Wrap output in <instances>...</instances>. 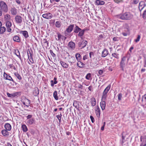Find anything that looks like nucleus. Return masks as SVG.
<instances>
[{"mask_svg":"<svg viewBox=\"0 0 146 146\" xmlns=\"http://www.w3.org/2000/svg\"><path fill=\"white\" fill-rule=\"evenodd\" d=\"M123 0H114V1L117 3L121 2Z\"/></svg>","mask_w":146,"mask_h":146,"instance_id":"54","label":"nucleus"},{"mask_svg":"<svg viewBox=\"0 0 146 146\" xmlns=\"http://www.w3.org/2000/svg\"><path fill=\"white\" fill-rule=\"evenodd\" d=\"M95 113L97 117L99 118L100 116V109L98 106L96 107V108Z\"/></svg>","mask_w":146,"mask_h":146,"instance_id":"11","label":"nucleus"},{"mask_svg":"<svg viewBox=\"0 0 146 146\" xmlns=\"http://www.w3.org/2000/svg\"><path fill=\"white\" fill-rule=\"evenodd\" d=\"M104 35L102 34L99 35L98 38V40H99L101 39L102 38H103L104 37Z\"/></svg>","mask_w":146,"mask_h":146,"instance_id":"48","label":"nucleus"},{"mask_svg":"<svg viewBox=\"0 0 146 146\" xmlns=\"http://www.w3.org/2000/svg\"><path fill=\"white\" fill-rule=\"evenodd\" d=\"M77 64V66L80 68H83L85 65V64L83 63L80 61H78Z\"/></svg>","mask_w":146,"mask_h":146,"instance_id":"25","label":"nucleus"},{"mask_svg":"<svg viewBox=\"0 0 146 146\" xmlns=\"http://www.w3.org/2000/svg\"><path fill=\"white\" fill-rule=\"evenodd\" d=\"M139 110H140L139 112V115H142L143 116L146 115V111L145 108H143L140 109Z\"/></svg>","mask_w":146,"mask_h":146,"instance_id":"13","label":"nucleus"},{"mask_svg":"<svg viewBox=\"0 0 146 146\" xmlns=\"http://www.w3.org/2000/svg\"><path fill=\"white\" fill-rule=\"evenodd\" d=\"M81 30V29L78 26H76L75 27L74 31V32L76 33H78L79 31Z\"/></svg>","mask_w":146,"mask_h":146,"instance_id":"26","label":"nucleus"},{"mask_svg":"<svg viewBox=\"0 0 146 146\" xmlns=\"http://www.w3.org/2000/svg\"><path fill=\"white\" fill-rule=\"evenodd\" d=\"M91 77V74L90 73H88L86 76V78L87 80H89Z\"/></svg>","mask_w":146,"mask_h":146,"instance_id":"49","label":"nucleus"},{"mask_svg":"<svg viewBox=\"0 0 146 146\" xmlns=\"http://www.w3.org/2000/svg\"><path fill=\"white\" fill-rule=\"evenodd\" d=\"M84 31L85 30L83 29L80 31L78 34V36L81 37L82 36L84 33Z\"/></svg>","mask_w":146,"mask_h":146,"instance_id":"40","label":"nucleus"},{"mask_svg":"<svg viewBox=\"0 0 146 146\" xmlns=\"http://www.w3.org/2000/svg\"><path fill=\"white\" fill-rule=\"evenodd\" d=\"M57 78L56 77H54V84H56L57 83V81H56Z\"/></svg>","mask_w":146,"mask_h":146,"instance_id":"61","label":"nucleus"},{"mask_svg":"<svg viewBox=\"0 0 146 146\" xmlns=\"http://www.w3.org/2000/svg\"><path fill=\"white\" fill-rule=\"evenodd\" d=\"M60 24L59 21H56V23L55 26L56 27H59L60 26Z\"/></svg>","mask_w":146,"mask_h":146,"instance_id":"45","label":"nucleus"},{"mask_svg":"<svg viewBox=\"0 0 146 146\" xmlns=\"http://www.w3.org/2000/svg\"><path fill=\"white\" fill-rule=\"evenodd\" d=\"M102 101L100 103V106L102 110H104L105 108L106 107V102L105 100H102Z\"/></svg>","mask_w":146,"mask_h":146,"instance_id":"14","label":"nucleus"},{"mask_svg":"<svg viewBox=\"0 0 146 146\" xmlns=\"http://www.w3.org/2000/svg\"><path fill=\"white\" fill-rule=\"evenodd\" d=\"M14 74L19 80H21V79L22 78L21 76L18 73L16 72L14 73Z\"/></svg>","mask_w":146,"mask_h":146,"instance_id":"41","label":"nucleus"},{"mask_svg":"<svg viewBox=\"0 0 146 146\" xmlns=\"http://www.w3.org/2000/svg\"><path fill=\"white\" fill-rule=\"evenodd\" d=\"M11 12L13 15H15L17 13V9L15 8H12L11 9Z\"/></svg>","mask_w":146,"mask_h":146,"instance_id":"23","label":"nucleus"},{"mask_svg":"<svg viewBox=\"0 0 146 146\" xmlns=\"http://www.w3.org/2000/svg\"><path fill=\"white\" fill-rule=\"evenodd\" d=\"M141 141L146 143V136H145L142 137V136L141 137Z\"/></svg>","mask_w":146,"mask_h":146,"instance_id":"39","label":"nucleus"},{"mask_svg":"<svg viewBox=\"0 0 146 146\" xmlns=\"http://www.w3.org/2000/svg\"><path fill=\"white\" fill-rule=\"evenodd\" d=\"M60 63L61 65L64 68H67L68 67V64L62 61H60Z\"/></svg>","mask_w":146,"mask_h":146,"instance_id":"31","label":"nucleus"},{"mask_svg":"<svg viewBox=\"0 0 146 146\" xmlns=\"http://www.w3.org/2000/svg\"><path fill=\"white\" fill-rule=\"evenodd\" d=\"M3 76L6 80H9L10 81H12L13 82H14L13 79L11 77L7 74L5 72H4Z\"/></svg>","mask_w":146,"mask_h":146,"instance_id":"12","label":"nucleus"},{"mask_svg":"<svg viewBox=\"0 0 146 146\" xmlns=\"http://www.w3.org/2000/svg\"><path fill=\"white\" fill-rule=\"evenodd\" d=\"M52 15L50 13H46L43 14L42 17L46 19H50L52 17Z\"/></svg>","mask_w":146,"mask_h":146,"instance_id":"9","label":"nucleus"},{"mask_svg":"<svg viewBox=\"0 0 146 146\" xmlns=\"http://www.w3.org/2000/svg\"><path fill=\"white\" fill-rule=\"evenodd\" d=\"M73 105L77 109L79 108L78 102L76 101H74Z\"/></svg>","mask_w":146,"mask_h":146,"instance_id":"29","label":"nucleus"},{"mask_svg":"<svg viewBox=\"0 0 146 146\" xmlns=\"http://www.w3.org/2000/svg\"><path fill=\"white\" fill-rule=\"evenodd\" d=\"M133 3L135 4H137L139 2V0H133Z\"/></svg>","mask_w":146,"mask_h":146,"instance_id":"57","label":"nucleus"},{"mask_svg":"<svg viewBox=\"0 0 146 146\" xmlns=\"http://www.w3.org/2000/svg\"><path fill=\"white\" fill-rule=\"evenodd\" d=\"M15 53L16 55L21 60H22L20 56L19 51L18 50H15Z\"/></svg>","mask_w":146,"mask_h":146,"instance_id":"27","label":"nucleus"},{"mask_svg":"<svg viewBox=\"0 0 146 146\" xmlns=\"http://www.w3.org/2000/svg\"><path fill=\"white\" fill-rule=\"evenodd\" d=\"M50 52L53 56H54L55 55V54L51 50H50Z\"/></svg>","mask_w":146,"mask_h":146,"instance_id":"60","label":"nucleus"},{"mask_svg":"<svg viewBox=\"0 0 146 146\" xmlns=\"http://www.w3.org/2000/svg\"><path fill=\"white\" fill-rule=\"evenodd\" d=\"M11 23L9 21H7L6 22V26L7 28V31L8 32H11Z\"/></svg>","mask_w":146,"mask_h":146,"instance_id":"5","label":"nucleus"},{"mask_svg":"<svg viewBox=\"0 0 146 146\" xmlns=\"http://www.w3.org/2000/svg\"><path fill=\"white\" fill-rule=\"evenodd\" d=\"M90 118L91 119V121L92 123H93L94 121V119L93 116L91 115L90 116Z\"/></svg>","mask_w":146,"mask_h":146,"instance_id":"53","label":"nucleus"},{"mask_svg":"<svg viewBox=\"0 0 146 146\" xmlns=\"http://www.w3.org/2000/svg\"><path fill=\"white\" fill-rule=\"evenodd\" d=\"M32 115H29L27 117V119H30L31 118Z\"/></svg>","mask_w":146,"mask_h":146,"instance_id":"56","label":"nucleus"},{"mask_svg":"<svg viewBox=\"0 0 146 146\" xmlns=\"http://www.w3.org/2000/svg\"><path fill=\"white\" fill-rule=\"evenodd\" d=\"M20 33H22L23 35L25 38H27L29 37L28 33L27 31H20Z\"/></svg>","mask_w":146,"mask_h":146,"instance_id":"22","label":"nucleus"},{"mask_svg":"<svg viewBox=\"0 0 146 146\" xmlns=\"http://www.w3.org/2000/svg\"><path fill=\"white\" fill-rule=\"evenodd\" d=\"M143 17L145 19H146V10H145L143 14Z\"/></svg>","mask_w":146,"mask_h":146,"instance_id":"46","label":"nucleus"},{"mask_svg":"<svg viewBox=\"0 0 146 146\" xmlns=\"http://www.w3.org/2000/svg\"><path fill=\"white\" fill-rule=\"evenodd\" d=\"M103 73V71L102 70H100L98 72V73L99 74L102 75V74Z\"/></svg>","mask_w":146,"mask_h":146,"instance_id":"63","label":"nucleus"},{"mask_svg":"<svg viewBox=\"0 0 146 146\" xmlns=\"http://www.w3.org/2000/svg\"><path fill=\"white\" fill-rule=\"evenodd\" d=\"M7 131V130L6 129L3 130L2 131V133L4 136L7 137L9 135V132Z\"/></svg>","mask_w":146,"mask_h":146,"instance_id":"21","label":"nucleus"},{"mask_svg":"<svg viewBox=\"0 0 146 146\" xmlns=\"http://www.w3.org/2000/svg\"><path fill=\"white\" fill-rule=\"evenodd\" d=\"M4 19L7 21H9L11 19V16L9 15H6L5 16Z\"/></svg>","mask_w":146,"mask_h":146,"instance_id":"37","label":"nucleus"},{"mask_svg":"<svg viewBox=\"0 0 146 146\" xmlns=\"http://www.w3.org/2000/svg\"><path fill=\"white\" fill-rule=\"evenodd\" d=\"M96 4L97 5H103L105 4V2L99 0H96Z\"/></svg>","mask_w":146,"mask_h":146,"instance_id":"24","label":"nucleus"},{"mask_svg":"<svg viewBox=\"0 0 146 146\" xmlns=\"http://www.w3.org/2000/svg\"><path fill=\"white\" fill-rule=\"evenodd\" d=\"M26 100H27V104H28V105H29L31 103L30 100L27 99H26Z\"/></svg>","mask_w":146,"mask_h":146,"instance_id":"64","label":"nucleus"},{"mask_svg":"<svg viewBox=\"0 0 146 146\" xmlns=\"http://www.w3.org/2000/svg\"><path fill=\"white\" fill-rule=\"evenodd\" d=\"M5 127L6 130L7 131H10L11 129V126L10 124L9 123H6L5 126Z\"/></svg>","mask_w":146,"mask_h":146,"instance_id":"19","label":"nucleus"},{"mask_svg":"<svg viewBox=\"0 0 146 146\" xmlns=\"http://www.w3.org/2000/svg\"><path fill=\"white\" fill-rule=\"evenodd\" d=\"M7 96L8 97H10V98L13 97L12 94H10L9 93H7Z\"/></svg>","mask_w":146,"mask_h":146,"instance_id":"58","label":"nucleus"},{"mask_svg":"<svg viewBox=\"0 0 146 146\" xmlns=\"http://www.w3.org/2000/svg\"><path fill=\"white\" fill-rule=\"evenodd\" d=\"M51 85L52 86H54V85L55 84H54V82L53 81V80H52L51 81Z\"/></svg>","mask_w":146,"mask_h":146,"instance_id":"62","label":"nucleus"},{"mask_svg":"<svg viewBox=\"0 0 146 146\" xmlns=\"http://www.w3.org/2000/svg\"><path fill=\"white\" fill-rule=\"evenodd\" d=\"M22 128L23 130V131L25 132H26L27 131V128L26 126L25 125L23 124L22 125Z\"/></svg>","mask_w":146,"mask_h":146,"instance_id":"38","label":"nucleus"},{"mask_svg":"<svg viewBox=\"0 0 146 146\" xmlns=\"http://www.w3.org/2000/svg\"><path fill=\"white\" fill-rule=\"evenodd\" d=\"M90 58L94 57V52H91L90 53Z\"/></svg>","mask_w":146,"mask_h":146,"instance_id":"50","label":"nucleus"},{"mask_svg":"<svg viewBox=\"0 0 146 146\" xmlns=\"http://www.w3.org/2000/svg\"><path fill=\"white\" fill-rule=\"evenodd\" d=\"M27 54L28 56V58L29 61L32 63H34V60L32 57V54L31 53L30 51L29 50H28V51H27Z\"/></svg>","mask_w":146,"mask_h":146,"instance_id":"8","label":"nucleus"},{"mask_svg":"<svg viewBox=\"0 0 146 146\" xmlns=\"http://www.w3.org/2000/svg\"><path fill=\"white\" fill-rule=\"evenodd\" d=\"M57 34V35L58 38H55V39L56 40L60 41V39L62 36L60 33H59L58 32Z\"/></svg>","mask_w":146,"mask_h":146,"instance_id":"35","label":"nucleus"},{"mask_svg":"<svg viewBox=\"0 0 146 146\" xmlns=\"http://www.w3.org/2000/svg\"><path fill=\"white\" fill-rule=\"evenodd\" d=\"M133 15L129 12H126L116 16L117 19L124 20H130L133 18Z\"/></svg>","mask_w":146,"mask_h":146,"instance_id":"1","label":"nucleus"},{"mask_svg":"<svg viewBox=\"0 0 146 146\" xmlns=\"http://www.w3.org/2000/svg\"><path fill=\"white\" fill-rule=\"evenodd\" d=\"M19 92H16L15 93H14L12 94V97H15L17 96V95H18L19 93Z\"/></svg>","mask_w":146,"mask_h":146,"instance_id":"52","label":"nucleus"},{"mask_svg":"<svg viewBox=\"0 0 146 146\" xmlns=\"http://www.w3.org/2000/svg\"><path fill=\"white\" fill-rule=\"evenodd\" d=\"M142 143L141 144L140 146H146V143L143 142H142Z\"/></svg>","mask_w":146,"mask_h":146,"instance_id":"59","label":"nucleus"},{"mask_svg":"<svg viewBox=\"0 0 146 146\" xmlns=\"http://www.w3.org/2000/svg\"><path fill=\"white\" fill-rule=\"evenodd\" d=\"M111 86L109 85L104 90L102 97V100H105L107 97V94Z\"/></svg>","mask_w":146,"mask_h":146,"instance_id":"2","label":"nucleus"},{"mask_svg":"<svg viewBox=\"0 0 146 146\" xmlns=\"http://www.w3.org/2000/svg\"><path fill=\"white\" fill-rule=\"evenodd\" d=\"M91 103L92 106L93 107L96 104V101L95 99L94 98H91Z\"/></svg>","mask_w":146,"mask_h":146,"instance_id":"20","label":"nucleus"},{"mask_svg":"<svg viewBox=\"0 0 146 146\" xmlns=\"http://www.w3.org/2000/svg\"><path fill=\"white\" fill-rule=\"evenodd\" d=\"M112 55L113 57H114L115 58H116L117 59L119 58V57L118 56V54H117L116 53H113L112 54Z\"/></svg>","mask_w":146,"mask_h":146,"instance_id":"43","label":"nucleus"},{"mask_svg":"<svg viewBox=\"0 0 146 146\" xmlns=\"http://www.w3.org/2000/svg\"><path fill=\"white\" fill-rule=\"evenodd\" d=\"M13 40L14 41L17 42H19L20 41V39L19 37L17 35L14 36L13 37Z\"/></svg>","mask_w":146,"mask_h":146,"instance_id":"28","label":"nucleus"},{"mask_svg":"<svg viewBox=\"0 0 146 146\" xmlns=\"http://www.w3.org/2000/svg\"><path fill=\"white\" fill-rule=\"evenodd\" d=\"M76 57L78 60H79L81 59V55L78 53H76Z\"/></svg>","mask_w":146,"mask_h":146,"instance_id":"42","label":"nucleus"},{"mask_svg":"<svg viewBox=\"0 0 146 146\" xmlns=\"http://www.w3.org/2000/svg\"><path fill=\"white\" fill-rule=\"evenodd\" d=\"M75 60V58L74 57H71L69 58L68 61L71 64H72L74 63Z\"/></svg>","mask_w":146,"mask_h":146,"instance_id":"30","label":"nucleus"},{"mask_svg":"<svg viewBox=\"0 0 146 146\" xmlns=\"http://www.w3.org/2000/svg\"><path fill=\"white\" fill-rule=\"evenodd\" d=\"M74 26V25H71L68 26L66 30L65 33L66 34V32L68 33H70L73 29Z\"/></svg>","mask_w":146,"mask_h":146,"instance_id":"7","label":"nucleus"},{"mask_svg":"<svg viewBox=\"0 0 146 146\" xmlns=\"http://www.w3.org/2000/svg\"><path fill=\"white\" fill-rule=\"evenodd\" d=\"M145 6V2L143 1H141L139 4V8L141 11Z\"/></svg>","mask_w":146,"mask_h":146,"instance_id":"10","label":"nucleus"},{"mask_svg":"<svg viewBox=\"0 0 146 146\" xmlns=\"http://www.w3.org/2000/svg\"><path fill=\"white\" fill-rule=\"evenodd\" d=\"M108 54V51L107 50L105 49L102 51V57H105Z\"/></svg>","mask_w":146,"mask_h":146,"instance_id":"18","label":"nucleus"},{"mask_svg":"<svg viewBox=\"0 0 146 146\" xmlns=\"http://www.w3.org/2000/svg\"><path fill=\"white\" fill-rule=\"evenodd\" d=\"M34 122V120L33 118L29 119L27 121V123L29 125H32Z\"/></svg>","mask_w":146,"mask_h":146,"instance_id":"32","label":"nucleus"},{"mask_svg":"<svg viewBox=\"0 0 146 146\" xmlns=\"http://www.w3.org/2000/svg\"><path fill=\"white\" fill-rule=\"evenodd\" d=\"M43 42L44 43V45L46 47H47L48 46V42L45 39H44L43 40Z\"/></svg>","mask_w":146,"mask_h":146,"instance_id":"36","label":"nucleus"},{"mask_svg":"<svg viewBox=\"0 0 146 146\" xmlns=\"http://www.w3.org/2000/svg\"><path fill=\"white\" fill-rule=\"evenodd\" d=\"M39 93V90L38 88H35L33 92V94L34 96H36Z\"/></svg>","mask_w":146,"mask_h":146,"instance_id":"15","label":"nucleus"},{"mask_svg":"<svg viewBox=\"0 0 146 146\" xmlns=\"http://www.w3.org/2000/svg\"><path fill=\"white\" fill-rule=\"evenodd\" d=\"M122 98V94L121 93H120L118 94V99L119 101H120L121 100V98Z\"/></svg>","mask_w":146,"mask_h":146,"instance_id":"44","label":"nucleus"},{"mask_svg":"<svg viewBox=\"0 0 146 146\" xmlns=\"http://www.w3.org/2000/svg\"><path fill=\"white\" fill-rule=\"evenodd\" d=\"M75 44L74 43L72 42H70L68 44V46L72 49H74L75 48Z\"/></svg>","mask_w":146,"mask_h":146,"instance_id":"17","label":"nucleus"},{"mask_svg":"<svg viewBox=\"0 0 146 146\" xmlns=\"http://www.w3.org/2000/svg\"><path fill=\"white\" fill-rule=\"evenodd\" d=\"M53 96L54 98L56 100H58V97L57 96V91H55L54 92Z\"/></svg>","mask_w":146,"mask_h":146,"instance_id":"33","label":"nucleus"},{"mask_svg":"<svg viewBox=\"0 0 146 146\" xmlns=\"http://www.w3.org/2000/svg\"><path fill=\"white\" fill-rule=\"evenodd\" d=\"M16 23L18 24H21L22 22V17L19 15H17L15 18Z\"/></svg>","mask_w":146,"mask_h":146,"instance_id":"6","label":"nucleus"},{"mask_svg":"<svg viewBox=\"0 0 146 146\" xmlns=\"http://www.w3.org/2000/svg\"><path fill=\"white\" fill-rule=\"evenodd\" d=\"M125 60L126 57L125 56L123 57L122 58L120 62V66L122 68L124 67L125 65Z\"/></svg>","mask_w":146,"mask_h":146,"instance_id":"16","label":"nucleus"},{"mask_svg":"<svg viewBox=\"0 0 146 146\" xmlns=\"http://www.w3.org/2000/svg\"><path fill=\"white\" fill-rule=\"evenodd\" d=\"M62 116V115L61 114V113H60V114L59 115H58L56 116V117L58 119H59L60 118H61Z\"/></svg>","mask_w":146,"mask_h":146,"instance_id":"55","label":"nucleus"},{"mask_svg":"<svg viewBox=\"0 0 146 146\" xmlns=\"http://www.w3.org/2000/svg\"><path fill=\"white\" fill-rule=\"evenodd\" d=\"M0 7L5 12H6L8 11V9L7 5L6 3L3 1L0 2Z\"/></svg>","mask_w":146,"mask_h":146,"instance_id":"3","label":"nucleus"},{"mask_svg":"<svg viewBox=\"0 0 146 146\" xmlns=\"http://www.w3.org/2000/svg\"><path fill=\"white\" fill-rule=\"evenodd\" d=\"M87 44V41L86 40H83L81 42H79L78 44V46L82 48L85 47Z\"/></svg>","mask_w":146,"mask_h":146,"instance_id":"4","label":"nucleus"},{"mask_svg":"<svg viewBox=\"0 0 146 146\" xmlns=\"http://www.w3.org/2000/svg\"><path fill=\"white\" fill-rule=\"evenodd\" d=\"M0 34H3L5 31L6 28L4 27H0Z\"/></svg>","mask_w":146,"mask_h":146,"instance_id":"34","label":"nucleus"},{"mask_svg":"<svg viewBox=\"0 0 146 146\" xmlns=\"http://www.w3.org/2000/svg\"><path fill=\"white\" fill-rule=\"evenodd\" d=\"M140 38V35H138L137 38L135 40V42H137L139 41Z\"/></svg>","mask_w":146,"mask_h":146,"instance_id":"51","label":"nucleus"},{"mask_svg":"<svg viewBox=\"0 0 146 146\" xmlns=\"http://www.w3.org/2000/svg\"><path fill=\"white\" fill-rule=\"evenodd\" d=\"M142 101V102L144 101L145 102H146V94L143 96Z\"/></svg>","mask_w":146,"mask_h":146,"instance_id":"47","label":"nucleus"}]
</instances>
